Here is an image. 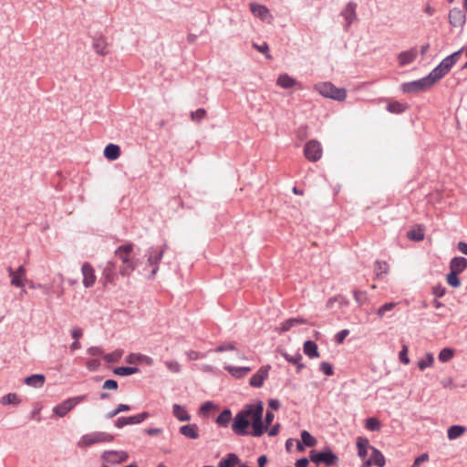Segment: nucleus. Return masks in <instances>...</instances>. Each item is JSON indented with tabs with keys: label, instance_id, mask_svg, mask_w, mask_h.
<instances>
[{
	"label": "nucleus",
	"instance_id": "f257e3e1",
	"mask_svg": "<svg viewBox=\"0 0 467 467\" xmlns=\"http://www.w3.org/2000/svg\"><path fill=\"white\" fill-rule=\"evenodd\" d=\"M132 252V244L120 245L115 251V257L122 263L119 266V273L121 275H129L138 266V260L133 258Z\"/></svg>",
	"mask_w": 467,
	"mask_h": 467
},
{
	"label": "nucleus",
	"instance_id": "f03ea898",
	"mask_svg": "<svg viewBox=\"0 0 467 467\" xmlns=\"http://www.w3.org/2000/svg\"><path fill=\"white\" fill-rule=\"evenodd\" d=\"M252 412V404H247L242 410H240L234 417L232 424V430L234 434L244 436L249 434L248 427L250 425Z\"/></svg>",
	"mask_w": 467,
	"mask_h": 467
},
{
	"label": "nucleus",
	"instance_id": "7ed1b4c3",
	"mask_svg": "<svg viewBox=\"0 0 467 467\" xmlns=\"http://www.w3.org/2000/svg\"><path fill=\"white\" fill-rule=\"evenodd\" d=\"M263 412L264 404L262 401H257L256 403L252 404L250 422L252 425L251 435L254 437H260L268 430L263 420Z\"/></svg>",
	"mask_w": 467,
	"mask_h": 467
},
{
	"label": "nucleus",
	"instance_id": "20e7f679",
	"mask_svg": "<svg viewBox=\"0 0 467 467\" xmlns=\"http://www.w3.org/2000/svg\"><path fill=\"white\" fill-rule=\"evenodd\" d=\"M314 89L324 98L337 101H343L347 97V90L345 88H338L328 81L315 84Z\"/></svg>",
	"mask_w": 467,
	"mask_h": 467
},
{
	"label": "nucleus",
	"instance_id": "39448f33",
	"mask_svg": "<svg viewBox=\"0 0 467 467\" xmlns=\"http://www.w3.org/2000/svg\"><path fill=\"white\" fill-rule=\"evenodd\" d=\"M114 436L104 431H93L84 434L77 442V446L85 449L95 444L111 442Z\"/></svg>",
	"mask_w": 467,
	"mask_h": 467
},
{
	"label": "nucleus",
	"instance_id": "423d86ee",
	"mask_svg": "<svg viewBox=\"0 0 467 467\" xmlns=\"http://www.w3.org/2000/svg\"><path fill=\"white\" fill-rule=\"evenodd\" d=\"M310 460L317 464L323 463L328 467L335 466L338 462V457L329 447H325L320 451H311Z\"/></svg>",
	"mask_w": 467,
	"mask_h": 467
},
{
	"label": "nucleus",
	"instance_id": "0eeeda50",
	"mask_svg": "<svg viewBox=\"0 0 467 467\" xmlns=\"http://www.w3.org/2000/svg\"><path fill=\"white\" fill-rule=\"evenodd\" d=\"M87 399V395H79L68 398L53 408V413L59 418L65 417L77 405L83 402Z\"/></svg>",
	"mask_w": 467,
	"mask_h": 467
},
{
	"label": "nucleus",
	"instance_id": "6e6552de",
	"mask_svg": "<svg viewBox=\"0 0 467 467\" xmlns=\"http://www.w3.org/2000/svg\"><path fill=\"white\" fill-rule=\"evenodd\" d=\"M167 250V244L161 246H151L146 252L148 264L152 266L150 275L153 277L159 270V263L161 262L164 252Z\"/></svg>",
	"mask_w": 467,
	"mask_h": 467
},
{
	"label": "nucleus",
	"instance_id": "1a4fd4ad",
	"mask_svg": "<svg viewBox=\"0 0 467 467\" xmlns=\"http://www.w3.org/2000/svg\"><path fill=\"white\" fill-rule=\"evenodd\" d=\"M431 87V85L429 82V78H427V77H424L414 81L403 83L401 85V90L404 93H416L419 91L428 89Z\"/></svg>",
	"mask_w": 467,
	"mask_h": 467
},
{
	"label": "nucleus",
	"instance_id": "9d476101",
	"mask_svg": "<svg viewBox=\"0 0 467 467\" xmlns=\"http://www.w3.org/2000/svg\"><path fill=\"white\" fill-rule=\"evenodd\" d=\"M305 156L311 161H318L322 156V147L317 140H309L304 149Z\"/></svg>",
	"mask_w": 467,
	"mask_h": 467
},
{
	"label": "nucleus",
	"instance_id": "9b49d317",
	"mask_svg": "<svg viewBox=\"0 0 467 467\" xmlns=\"http://www.w3.org/2000/svg\"><path fill=\"white\" fill-rule=\"evenodd\" d=\"M101 458L109 464H119L127 461L129 454L124 451H105Z\"/></svg>",
	"mask_w": 467,
	"mask_h": 467
},
{
	"label": "nucleus",
	"instance_id": "f8f14e48",
	"mask_svg": "<svg viewBox=\"0 0 467 467\" xmlns=\"http://www.w3.org/2000/svg\"><path fill=\"white\" fill-rule=\"evenodd\" d=\"M149 413L148 412H142L137 415H132L129 417H119L115 421V426L118 429H121L125 427L126 425H133V424H140L142 421H144L146 419H148Z\"/></svg>",
	"mask_w": 467,
	"mask_h": 467
},
{
	"label": "nucleus",
	"instance_id": "ddd939ff",
	"mask_svg": "<svg viewBox=\"0 0 467 467\" xmlns=\"http://www.w3.org/2000/svg\"><path fill=\"white\" fill-rule=\"evenodd\" d=\"M7 272L11 277V285L16 287H24L26 281V269L23 265H20L16 270H14L11 266L7 267Z\"/></svg>",
	"mask_w": 467,
	"mask_h": 467
},
{
	"label": "nucleus",
	"instance_id": "4468645a",
	"mask_svg": "<svg viewBox=\"0 0 467 467\" xmlns=\"http://www.w3.org/2000/svg\"><path fill=\"white\" fill-rule=\"evenodd\" d=\"M270 366L261 367L250 379V385L254 388H261L268 378Z\"/></svg>",
	"mask_w": 467,
	"mask_h": 467
},
{
	"label": "nucleus",
	"instance_id": "2eb2a0df",
	"mask_svg": "<svg viewBox=\"0 0 467 467\" xmlns=\"http://www.w3.org/2000/svg\"><path fill=\"white\" fill-rule=\"evenodd\" d=\"M81 272L83 275L84 286L87 288L93 286L96 282V275L92 265L88 262L84 263L81 267Z\"/></svg>",
	"mask_w": 467,
	"mask_h": 467
},
{
	"label": "nucleus",
	"instance_id": "dca6fc26",
	"mask_svg": "<svg viewBox=\"0 0 467 467\" xmlns=\"http://www.w3.org/2000/svg\"><path fill=\"white\" fill-rule=\"evenodd\" d=\"M372 452L368 460L363 462L362 467H370L372 464L378 467H383L386 463L385 457L381 451L375 447H370Z\"/></svg>",
	"mask_w": 467,
	"mask_h": 467
},
{
	"label": "nucleus",
	"instance_id": "f3484780",
	"mask_svg": "<svg viewBox=\"0 0 467 467\" xmlns=\"http://www.w3.org/2000/svg\"><path fill=\"white\" fill-rule=\"evenodd\" d=\"M357 4L354 2H348L344 10L341 13V16L344 17L346 21V28H348L352 23L357 19Z\"/></svg>",
	"mask_w": 467,
	"mask_h": 467
},
{
	"label": "nucleus",
	"instance_id": "a211bd4d",
	"mask_svg": "<svg viewBox=\"0 0 467 467\" xmlns=\"http://www.w3.org/2000/svg\"><path fill=\"white\" fill-rule=\"evenodd\" d=\"M92 47L98 55L105 56L108 54V42L103 36H95L92 40Z\"/></svg>",
	"mask_w": 467,
	"mask_h": 467
},
{
	"label": "nucleus",
	"instance_id": "6ab92c4d",
	"mask_svg": "<svg viewBox=\"0 0 467 467\" xmlns=\"http://www.w3.org/2000/svg\"><path fill=\"white\" fill-rule=\"evenodd\" d=\"M449 22L454 26H462L465 23V15L459 8H452L449 13Z\"/></svg>",
	"mask_w": 467,
	"mask_h": 467
},
{
	"label": "nucleus",
	"instance_id": "aec40b11",
	"mask_svg": "<svg viewBox=\"0 0 467 467\" xmlns=\"http://www.w3.org/2000/svg\"><path fill=\"white\" fill-rule=\"evenodd\" d=\"M223 368L235 379H243L251 371L250 367L224 365Z\"/></svg>",
	"mask_w": 467,
	"mask_h": 467
},
{
	"label": "nucleus",
	"instance_id": "412c9836",
	"mask_svg": "<svg viewBox=\"0 0 467 467\" xmlns=\"http://www.w3.org/2000/svg\"><path fill=\"white\" fill-rule=\"evenodd\" d=\"M179 432L186 438L196 440L200 437L199 429L196 424L182 425L179 429Z\"/></svg>",
	"mask_w": 467,
	"mask_h": 467
},
{
	"label": "nucleus",
	"instance_id": "4be33fe9",
	"mask_svg": "<svg viewBox=\"0 0 467 467\" xmlns=\"http://www.w3.org/2000/svg\"><path fill=\"white\" fill-rule=\"evenodd\" d=\"M467 268V259L462 256L453 257L450 262V271L461 274Z\"/></svg>",
	"mask_w": 467,
	"mask_h": 467
},
{
	"label": "nucleus",
	"instance_id": "5701e85b",
	"mask_svg": "<svg viewBox=\"0 0 467 467\" xmlns=\"http://www.w3.org/2000/svg\"><path fill=\"white\" fill-rule=\"evenodd\" d=\"M281 355L285 358L289 363L296 366V371L300 372L305 365L301 362L302 355L299 352H296L294 355H290L285 351L281 352Z\"/></svg>",
	"mask_w": 467,
	"mask_h": 467
},
{
	"label": "nucleus",
	"instance_id": "b1692460",
	"mask_svg": "<svg viewBox=\"0 0 467 467\" xmlns=\"http://www.w3.org/2000/svg\"><path fill=\"white\" fill-rule=\"evenodd\" d=\"M172 413L174 417L180 421H189L191 420V415L187 410L180 404H173Z\"/></svg>",
	"mask_w": 467,
	"mask_h": 467
},
{
	"label": "nucleus",
	"instance_id": "393cba45",
	"mask_svg": "<svg viewBox=\"0 0 467 467\" xmlns=\"http://www.w3.org/2000/svg\"><path fill=\"white\" fill-rule=\"evenodd\" d=\"M416 57L417 50L415 48H411L408 51L401 52L399 55V63L400 66H406L413 62Z\"/></svg>",
	"mask_w": 467,
	"mask_h": 467
},
{
	"label": "nucleus",
	"instance_id": "a878e982",
	"mask_svg": "<svg viewBox=\"0 0 467 467\" xmlns=\"http://www.w3.org/2000/svg\"><path fill=\"white\" fill-rule=\"evenodd\" d=\"M448 72V70H445L443 67H440V65H438L426 77L429 78V82L432 86L438 80L442 78Z\"/></svg>",
	"mask_w": 467,
	"mask_h": 467
},
{
	"label": "nucleus",
	"instance_id": "bb28decb",
	"mask_svg": "<svg viewBox=\"0 0 467 467\" xmlns=\"http://www.w3.org/2000/svg\"><path fill=\"white\" fill-rule=\"evenodd\" d=\"M448 72V70H445L443 67H440V65H438L426 77L429 78V82L432 86L438 80L442 78Z\"/></svg>",
	"mask_w": 467,
	"mask_h": 467
},
{
	"label": "nucleus",
	"instance_id": "cd10ccee",
	"mask_svg": "<svg viewBox=\"0 0 467 467\" xmlns=\"http://www.w3.org/2000/svg\"><path fill=\"white\" fill-rule=\"evenodd\" d=\"M448 72V70H445L443 67H440V65H438L426 77L429 78V82L432 86L438 80L442 78Z\"/></svg>",
	"mask_w": 467,
	"mask_h": 467
},
{
	"label": "nucleus",
	"instance_id": "c85d7f7f",
	"mask_svg": "<svg viewBox=\"0 0 467 467\" xmlns=\"http://www.w3.org/2000/svg\"><path fill=\"white\" fill-rule=\"evenodd\" d=\"M448 72V70H445L443 67H440V65H438L426 77L429 78V82L432 86L438 80L442 78Z\"/></svg>",
	"mask_w": 467,
	"mask_h": 467
},
{
	"label": "nucleus",
	"instance_id": "c756f323",
	"mask_svg": "<svg viewBox=\"0 0 467 467\" xmlns=\"http://www.w3.org/2000/svg\"><path fill=\"white\" fill-rule=\"evenodd\" d=\"M120 155V148L116 144H108L104 149V156L109 161H115Z\"/></svg>",
	"mask_w": 467,
	"mask_h": 467
},
{
	"label": "nucleus",
	"instance_id": "7c9ffc66",
	"mask_svg": "<svg viewBox=\"0 0 467 467\" xmlns=\"http://www.w3.org/2000/svg\"><path fill=\"white\" fill-rule=\"evenodd\" d=\"M250 10L254 16L262 20H265L269 16V10L262 5L253 3L250 5Z\"/></svg>",
	"mask_w": 467,
	"mask_h": 467
},
{
	"label": "nucleus",
	"instance_id": "2f4dec72",
	"mask_svg": "<svg viewBox=\"0 0 467 467\" xmlns=\"http://www.w3.org/2000/svg\"><path fill=\"white\" fill-rule=\"evenodd\" d=\"M296 83V80L286 73L281 74L276 80V84L283 88H291Z\"/></svg>",
	"mask_w": 467,
	"mask_h": 467
},
{
	"label": "nucleus",
	"instance_id": "473e14b6",
	"mask_svg": "<svg viewBox=\"0 0 467 467\" xmlns=\"http://www.w3.org/2000/svg\"><path fill=\"white\" fill-rule=\"evenodd\" d=\"M306 320L302 317L288 318L281 324L280 331L286 332L293 327H296V326L306 324Z\"/></svg>",
	"mask_w": 467,
	"mask_h": 467
},
{
	"label": "nucleus",
	"instance_id": "72a5a7b5",
	"mask_svg": "<svg viewBox=\"0 0 467 467\" xmlns=\"http://www.w3.org/2000/svg\"><path fill=\"white\" fill-rule=\"evenodd\" d=\"M45 376L42 374H34L25 379V383L33 388H41L45 383Z\"/></svg>",
	"mask_w": 467,
	"mask_h": 467
},
{
	"label": "nucleus",
	"instance_id": "f704fd0d",
	"mask_svg": "<svg viewBox=\"0 0 467 467\" xmlns=\"http://www.w3.org/2000/svg\"><path fill=\"white\" fill-rule=\"evenodd\" d=\"M304 353L308 356L310 358H315L319 357L317 345L312 341L307 340L304 343L303 347Z\"/></svg>",
	"mask_w": 467,
	"mask_h": 467
},
{
	"label": "nucleus",
	"instance_id": "c9c22d12",
	"mask_svg": "<svg viewBox=\"0 0 467 467\" xmlns=\"http://www.w3.org/2000/svg\"><path fill=\"white\" fill-rule=\"evenodd\" d=\"M117 265L114 261H109L103 270V277L107 282H113L116 275Z\"/></svg>",
	"mask_w": 467,
	"mask_h": 467
},
{
	"label": "nucleus",
	"instance_id": "e433bc0d",
	"mask_svg": "<svg viewBox=\"0 0 467 467\" xmlns=\"http://www.w3.org/2000/svg\"><path fill=\"white\" fill-rule=\"evenodd\" d=\"M126 361L130 364L141 363V362H144L148 365L153 364V359L150 357L142 355V354H135V353L129 355Z\"/></svg>",
	"mask_w": 467,
	"mask_h": 467
},
{
	"label": "nucleus",
	"instance_id": "4c0bfd02",
	"mask_svg": "<svg viewBox=\"0 0 467 467\" xmlns=\"http://www.w3.org/2000/svg\"><path fill=\"white\" fill-rule=\"evenodd\" d=\"M358 455L361 459H365L368 454V449L370 448L369 441L368 439L358 438L357 441Z\"/></svg>",
	"mask_w": 467,
	"mask_h": 467
},
{
	"label": "nucleus",
	"instance_id": "58836bf2",
	"mask_svg": "<svg viewBox=\"0 0 467 467\" xmlns=\"http://www.w3.org/2000/svg\"><path fill=\"white\" fill-rule=\"evenodd\" d=\"M466 431V428L461 425H452L447 431L448 439L452 441L461 437Z\"/></svg>",
	"mask_w": 467,
	"mask_h": 467
},
{
	"label": "nucleus",
	"instance_id": "ea45409f",
	"mask_svg": "<svg viewBox=\"0 0 467 467\" xmlns=\"http://www.w3.org/2000/svg\"><path fill=\"white\" fill-rule=\"evenodd\" d=\"M231 420L232 412L229 409H225L216 418L215 422L221 427H227Z\"/></svg>",
	"mask_w": 467,
	"mask_h": 467
},
{
	"label": "nucleus",
	"instance_id": "a19ab883",
	"mask_svg": "<svg viewBox=\"0 0 467 467\" xmlns=\"http://www.w3.org/2000/svg\"><path fill=\"white\" fill-rule=\"evenodd\" d=\"M238 462V456L234 453H229L226 458L220 461L219 467H234Z\"/></svg>",
	"mask_w": 467,
	"mask_h": 467
},
{
	"label": "nucleus",
	"instance_id": "79ce46f5",
	"mask_svg": "<svg viewBox=\"0 0 467 467\" xmlns=\"http://www.w3.org/2000/svg\"><path fill=\"white\" fill-rule=\"evenodd\" d=\"M139 371L137 367H118L113 370L114 374L118 376H130Z\"/></svg>",
	"mask_w": 467,
	"mask_h": 467
},
{
	"label": "nucleus",
	"instance_id": "37998d69",
	"mask_svg": "<svg viewBox=\"0 0 467 467\" xmlns=\"http://www.w3.org/2000/svg\"><path fill=\"white\" fill-rule=\"evenodd\" d=\"M407 105L399 101H393L387 105V109L390 113L400 114L405 111Z\"/></svg>",
	"mask_w": 467,
	"mask_h": 467
},
{
	"label": "nucleus",
	"instance_id": "c03bdc74",
	"mask_svg": "<svg viewBox=\"0 0 467 467\" xmlns=\"http://www.w3.org/2000/svg\"><path fill=\"white\" fill-rule=\"evenodd\" d=\"M434 363V357L431 353H427L424 358H421L418 361L417 366L420 370H424L427 368H430Z\"/></svg>",
	"mask_w": 467,
	"mask_h": 467
},
{
	"label": "nucleus",
	"instance_id": "a18cd8bd",
	"mask_svg": "<svg viewBox=\"0 0 467 467\" xmlns=\"http://www.w3.org/2000/svg\"><path fill=\"white\" fill-rule=\"evenodd\" d=\"M353 296L357 304L361 306L368 302V297L365 291H361L358 289L353 290Z\"/></svg>",
	"mask_w": 467,
	"mask_h": 467
},
{
	"label": "nucleus",
	"instance_id": "49530a36",
	"mask_svg": "<svg viewBox=\"0 0 467 467\" xmlns=\"http://www.w3.org/2000/svg\"><path fill=\"white\" fill-rule=\"evenodd\" d=\"M1 403L3 405H18L20 403V399L16 393H8L2 397Z\"/></svg>",
	"mask_w": 467,
	"mask_h": 467
},
{
	"label": "nucleus",
	"instance_id": "de8ad7c7",
	"mask_svg": "<svg viewBox=\"0 0 467 467\" xmlns=\"http://www.w3.org/2000/svg\"><path fill=\"white\" fill-rule=\"evenodd\" d=\"M454 356V350L451 348H442L438 356V358L441 362H448L451 360Z\"/></svg>",
	"mask_w": 467,
	"mask_h": 467
},
{
	"label": "nucleus",
	"instance_id": "09e8293b",
	"mask_svg": "<svg viewBox=\"0 0 467 467\" xmlns=\"http://www.w3.org/2000/svg\"><path fill=\"white\" fill-rule=\"evenodd\" d=\"M123 351L120 349H116L111 353L106 354L103 356V358L108 363H115L118 362L122 357Z\"/></svg>",
	"mask_w": 467,
	"mask_h": 467
},
{
	"label": "nucleus",
	"instance_id": "8fccbe9b",
	"mask_svg": "<svg viewBox=\"0 0 467 467\" xmlns=\"http://www.w3.org/2000/svg\"><path fill=\"white\" fill-rule=\"evenodd\" d=\"M365 426L368 431H379L381 424L377 418L371 417L366 420Z\"/></svg>",
	"mask_w": 467,
	"mask_h": 467
},
{
	"label": "nucleus",
	"instance_id": "3c124183",
	"mask_svg": "<svg viewBox=\"0 0 467 467\" xmlns=\"http://www.w3.org/2000/svg\"><path fill=\"white\" fill-rule=\"evenodd\" d=\"M389 271V265L385 261H376L375 262V274L379 277L383 274H387Z\"/></svg>",
	"mask_w": 467,
	"mask_h": 467
},
{
	"label": "nucleus",
	"instance_id": "603ef678",
	"mask_svg": "<svg viewBox=\"0 0 467 467\" xmlns=\"http://www.w3.org/2000/svg\"><path fill=\"white\" fill-rule=\"evenodd\" d=\"M301 440L307 447H312L317 443L316 438H314L307 431H303L301 432Z\"/></svg>",
	"mask_w": 467,
	"mask_h": 467
},
{
	"label": "nucleus",
	"instance_id": "864d4df0",
	"mask_svg": "<svg viewBox=\"0 0 467 467\" xmlns=\"http://www.w3.org/2000/svg\"><path fill=\"white\" fill-rule=\"evenodd\" d=\"M457 273L450 271V273L447 275L446 280L447 283L452 286V287H459L461 285V281L458 277Z\"/></svg>",
	"mask_w": 467,
	"mask_h": 467
},
{
	"label": "nucleus",
	"instance_id": "5fc2aeb1",
	"mask_svg": "<svg viewBox=\"0 0 467 467\" xmlns=\"http://www.w3.org/2000/svg\"><path fill=\"white\" fill-rule=\"evenodd\" d=\"M397 304L394 302L386 303L377 310L379 317L382 318L386 312L391 311Z\"/></svg>",
	"mask_w": 467,
	"mask_h": 467
},
{
	"label": "nucleus",
	"instance_id": "6e6d98bb",
	"mask_svg": "<svg viewBox=\"0 0 467 467\" xmlns=\"http://www.w3.org/2000/svg\"><path fill=\"white\" fill-rule=\"evenodd\" d=\"M253 47H254L258 52H260V53H262V54H265V57H266V58H268V59H271V58H272L271 55L269 54V47H268V45H267V43H266V42H264V43H262L261 45H258V44L254 43V44H253Z\"/></svg>",
	"mask_w": 467,
	"mask_h": 467
},
{
	"label": "nucleus",
	"instance_id": "4d7b16f0",
	"mask_svg": "<svg viewBox=\"0 0 467 467\" xmlns=\"http://www.w3.org/2000/svg\"><path fill=\"white\" fill-rule=\"evenodd\" d=\"M165 366L171 372L179 373L181 371V365L176 360H167Z\"/></svg>",
	"mask_w": 467,
	"mask_h": 467
},
{
	"label": "nucleus",
	"instance_id": "13d9d810",
	"mask_svg": "<svg viewBox=\"0 0 467 467\" xmlns=\"http://www.w3.org/2000/svg\"><path fill=\"white\" fill-rule=\"evenodd\" d=\"M320 370L327 376H332L334 374L332 365L327 361L320 363Z\"/></svg>",
	"mask_w": 467,
	"mask_h": 467
},
{
	"label": "nucleus",
	"instance_id": "bf43d9fd",
	"mask_svg": "<svg viewBox=\"0 0 467 467\" xmlns=\"http://www.w3.org/2000/svg\"><path fill=\"white\" fill-rule=\"evenodd\" d=\"M408 236L410 239L414 241H421L424 238V234L421 230H412L408 233Z\"/></svg>",
	"mask_w": 467,
	"mask_h": 467
},
{
	"label": "nucleus",
	"instance_id": "052dcab7",
	"mask_svg": "<svg viewBox=\"0 0 467 467\" xmlns=\"http://www.w3.org/2000/svg\"><path fill=\"white\" fill-rule=\"evenodd\" d=\"M205 114H206L205 109H198L197 110L192 111L191 113V117H192V120L200 121V120H202L204 118Z\"/></svg>",
	"mask_w": 467,
	"mask_h": 467
},
{
	"label": "nucleus",
	"instance_id": "680f3d73",
	"mask_svg": "<svg viewBox=\"0 0 467 467\" xmlns=\"http://www.w3.org/2000/svg\"><path fill=\"white\" fill-rule=\"evenodd\" d=\"M234 349H235V345L234 343H224V344L219 345L214 349V351L215 352H223V351H230V350H234Z\"/></svg>",
	"mask_w": 467,
	"mask_h": 467
},
{
	"label": "nucleus",
	"instance_id": "e2e57ef3",
	"mask_svg": "<svg viewBox=\"0 0 467 467\" xmlns=\"http://www.w3.org/2000/svg\"><path fill=\"white\" fill-rule=\"evenodd\" d=\"M100 367V361L99 359H90L87 361L86 368L89 371H96Z\"/></svg>",
	"mask_w": 467,
	"mask_h": 467
},
{
	"label": "nucleus",
	"instance_id": "0e129e2a",
	"mask_svg": "<svg viewBox=\"0 0 467 467\" xmlns=\"http://www.w3.org/2000/svg\"><path fill=\"white\" fill-rule=\"evenodd\" d=\"M348 334H349V330L348 329L340 330L339 332L337 333V335L335 337L336 342L337 344L343 343L345 338L348 337Z\"/></svg>",
	"mask_w": 467,
	"mask_h": 467
},
{
	"label": "nucleus",
	"instance_id": "69168bd1",
	"mask_svg": "<svg viewBox=\"0 0 467 467\" xmlns=\"http://www.w3.org/2000/svg\"><path fill=\"white\" fill-rule=\"evenodd\" d=\"M440 67L445 68V70L450 71L451 68L454 66L453 61H451V57H446L441 60V62L439 64Z\"/></svg>",
	"mask_w": 467,
	"mask_h": 467
},
{
	"label": "nucleus",
	"instance_id": "338daca9",
	"mask_svg": "<svg viewBox=\"0 0 467 467\" xmlns=\"http://www.w3.org/2000/svg\"><path fill=\"white\" fill-rule=\"evenodd\" d=\"M427 461H429V454L422 453L414 460V462L411 467H419L422 462H425Z\"/></svg>",
	"mask_w": 467,
	"mask_h": 467
},
{
	"label": "nucleus",
	"instance_id": "774afa93",
	"mask_svg": "<svg viewBox=\"0 0 467 467\" xmlns=\"http://www.w3.org/2000/svg\"><path fill=\"white\" fill-rule=\"evenodd\" d=\"M102 388L104 389H113V390H116L118 389V382L115 379H107L103 383Z\"/></svg>",
	"mask_w": 467,
	"mask_h": 467
}]
</instances>
